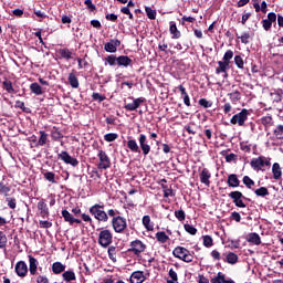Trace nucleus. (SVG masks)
Segmentation results:
<instances>
[{"instance_id":"ea45409f","label":"nucleus","mask_w":283,"mask_h":283,"mask_svg":"<svg viewBox=\"0 0 283 283\" xmlns=\"http://www.w3.org/2000/svg\"><path fill=\"white\" fill-rule=\"evenodd\" d=\"M231 59H233V51H231V50L226 51L222 62L230 65L231 64Z\"/></svg>"},{"instance_id":"5fc2aeb1","label":"nucleus","mask_w":283,"mask_h":283,"mask_svg":"<svg viewBox=\"0 0 283 283\" xmlns=\"http://www.w3.org/2000/svg\"><path fill=\"white\" fill-rule=\"evenodd\" d=\"M203 244L208 248L213 247V239L209 235H205L203 237Z\"/></svg>"},{"instance_id":"2eb2a0df","label":"nucleus","mask_w":283,"mask_h":283,"mask_svg":"<svg viewBox=\"0 0 283 283\" xmlns=\"http://www.w3.org/2000/svg\"><path fill=\"white\" fill-rule=\"evenodd\" d=\"M227 185H228V187H232L233 189L240 187V179L238 178V175H235V174L229 175Z\"/></svg>"},{"instance_id":"2f4dec72","label":"nucleus","mask_w":283,"mask_h":283,"mask_svg":"<svg viewBox=\"0 0 283 283\" xmlns=\"http://www.w3.org/2000/svg\"><path fill=\"white\" fill-rule=\"evenodd\" d=\"M228 96L230 97L231 103H233L234 105L235 103H238V101H240V98H242L240 91L229 93Z\"/></svg>"},{"instance_id":"412c9836","label":"nucleus","mask_w":283,"mask_h":283,"mask_svg":"<svg viewBox=\"0 0 283 283\" xmlns=\"http://www.w3.org/2000/svg\"><path fill=\"white\" fill-rule=\"evenodd\" d=\"M218 67L216 69V74H224V76H228L227 71L229 70V64L226 62L219 61Z\"/></svg>"},{"instance_id":"a878e982","label":"nucleus","mask_w":283,"mask_h":283,"mask_svg":"<svg viewBox=\"0 0 283 283\" xmlns=\"http://www.w3.org/2000/svg\"><path fill=\"white\" fill-rule=\"evenodd\" d=\"M210 282H211V283H229V282H231V280H227L226 276H224V274H222V273L219 272V273L217 274V276H214V277L211 279Z\"/></svg>"},{"instance_id":"6e6d98bb","label":"nucleus","mask_w":283,"mask_h":283,"mask_svg":"<svg viewBox=\"0 0 283 283\" xmlns=\"http://www.w3.org/2000/svg\"><path fill=\"white\" fill-rule=\"evenodd\" d=\"M92 98L93 101H98V103H103V101H105V96L99 93H93Z\"/></svg>"},{"instance_id":"6e6552de","label":"nucleus","mask_w":283,"mask_h":283,"mask_svg":"<svg viewBox=\"0 0 283 283\" xmlns=\"http://www.w3.org/2000/svg\"><path fill=\"white\" fill-rule=\"evenodd\" d=\"M57 158H60V160H63V163H65V165H71L72 167H77L78 165V160L72 156H70V154L67 151H62L57 155Z\"/></svg>"},{"instance_id":"aec40b11","label":"nucleus","mask_w":283,"mask_h":283,"mask_svg":"<svg viewBox=\"0 0 283 283\" xmlns=\"http://www.w3.org/2000/svg\"><path fill=\"white\" fill-rule=\"evenodd\" d=\"M272 174L274 180H280V178H282V167L277 163L273 164Z\"/></svg>"},{"instance_id":"bb28decb","label":"nucleus","mask_w":283,"mask_h":283,"mask_svg":"<svg viewBox=\"0 0 283 283\" xmlns=\"http://www.w3.org/2000/svg\"><path fill=\"white\" fill-rule=\"evenodd\" d=\"M52 271L55 275H59V273H63V271H65V265L61 262H55L52 265Z\"/></svg>"},{"instance_id":"69168bd1","label":"nucleus","mask_w":283,"mask_h":283,"mask_svg":"<svg viewBox=\"0 0 283 283\" xmlns=\"http://www.w3.org/2000/svg\"><path fill=\"white\" fill-rule=\"evenodd\" d=\"M38 283H50V280L46 279V276L40 275L36 279Z\"/></svg>"},{"instance_id":"3c124183","label":"nucleus","mask_w":283,"mask_h":283,"mask_svg":"<svg viewBox=\"0 0 283 283\" xmlns=\"http://www.w3.org/2000/svg\"><path fill=\"white\" fill-rule=\"evenodd\" d=\"M0 193L8 196V193H10V187L3 182H0Z\"/></svg>"},{"instance_id":"a19ab883","label":"nucleus","mask_w":283,"mask_h":283,"mask_svg":"<svg viewBox=\"0 0 283 283\" xmlns=\"http://www.w3.org/2000/svg\"><path fill=\"white\" fill-rule=\"evenodd\" d=\"M2 85H3L4 90H6V92H8V94H14V87L12 86V82L4 81L2 83Z\"/></svg>"},{"instance_id":"c9c22d12","label":"nucleus","mask_w":283,"mask_h":283,"mask_svg":"<svg viewBox=\"0 0 283 283\" xmlns=\"http://www.w3.org/2000/svg\"><path fill=\"white\" fill-rule=\"evenodd\" d=\"M254 193L259 198H265V196H269V189L266 187H261V188L254 190Z\"/></svg>"},{"instance_id":"f704fd0d","label":"nucleus","mask_w":283,"mask_h":283,"mask_svg":"<svg viewBox=\"0 0 283 283\" xmlns=\"http://www.w3.org/2000/svg\"><path fill=\"white\" fill-rule=\"evenodd\" d=\"M62 218H64L65 222H69V224H74V217L72 213H70V211L63 210Z\"/></svg>"},{"instance_id":"4be33fe9","label":"nucleus","mask_w":283,"mask_h":283,"mask_svg":"<svg viewBox=\"0 0 283 283\" xmlns=\"http://www.w3.org/2000/svg\"><path fill=\"white\" fill-rule=\"evenodd\" d=\"M40 138L38 140L36 147H43L45 145H48V133H45V130H40Z\"/></svg>"},{"instance_id":"bf43d9fd","label":"nucleus","mask_w":283,"mask_h":283,"mask_svg":"<svg viewBox=\"0 0 283 283\" xmlns=\"http://www.w3.org/2000/svg\"><path fill=\"white\" fill-rule=\"evenodd\" d=\"M239 39H241V43H244V45H247L249 43V39H251V34L243 33L241 36H239Z\"/></svg>"},{"instance_id":"ddd939ff","label":"nucleus","mask_w":283,"mask_h":283,"mask_svg":"<svg viewBox=\"0 0 283 283\" xmlns=\"http://www.w3.org/2000/svg\"><path fill=\"white\" fill-rule=\"evenodd\" d=\"M199 178L200 182H202V185H206V187H209L211 185V172L209 171V169L203 168L199 175Z\"/></svg>"},{"instance_id":"79ce46f5","label":"nucleus","mask_w":283,"mask_h":283,"mask_svg":"<svg viewBox=\"0 0 283 283\" xmlns=\"http://www.w3.org/2000/svg\"><path fill=\"white\" fill-rule=\"evenodd\" d=\"M234 63L239 70H244V60L240 55L234 56Z\"/></svg>"},{"instance_id":"09e8293b","label":"nucleus","mask_w":283,"mask_h":283,"mask_svg":"<svg viewBox=\"0 0 283 283\" xmlns=\"http://www.w3.org/2000/svg\"><path fill=\"white\" fill-rule=\"evenodd\" d=\"M185 231H187V233H190V235H196V233H198V230L191 226V224H185Z\"/></svg>"},{"instance_id":"052dcab7","label":"nucleus","mask_w":283,"mask_h":283,"mask_svg":"<svg viewBox=\"0 0 283 283\" xmlns=\"http://www.w3.org/2000/svg\"><path fill=\"white\" fill-rule=\"evenodd\" d=\"M51 136L54 140H59L60 138H63V135L59 129L52 130Z\"/></svg>"},{"instance_id":"f8f14e48","label":"nucleus","mask_w":283,"mask_h":283,"mask_svg":"<svg viewBox=\"0 0 283 283\" xmlns=\"http://www.w3.org/2000/svg\"><path fill=\"white\" fill-rule=\"evenodd\" d=\"M15 273L19 277H25L28 275V264L24 261H19L15 264Z\"/></svg>"},{"instance_id":"c756f323","label":"nucleus","mask_w":283,"mask_h":283,"mask_svg":"<svg viewBox=\"0 0 283 283\" xmlns=\"http://www.w3.org/2000/svg\"><path fill=\"white\" fill-rule=\"evenodd\" d=\"M170 34H172V39H180L181 34L180 31L178 30V27L174 22H170V28H169Z\"/></svg>"},{"instance_id":"680f3d73","label":"nucleus","mask_w":283,"mask_h":283,"mask_svg":"<svg viewBox=\"0 0 283 283\" xmlns=\"http://www.w3.org/2000/svg\"><path fill=\"white\" fill-rule=\"evenodd\" d=\"M262 25H263L264 30L266 32H269V30H271V25H273V23L271 21H269L268 19H265L262 21Z\"/></svg>"},{"instance_id":"7c9ffc66","label":"nucleus","mask_w":283,"mask_h":283,"mask_svg":"<svg viewBox=\"0 0 283 283\" xmlns=\"http://www.w3.org/2000/svg\"><path fill=\"white\" fill-rule=\"evenodd\" d=\"M238 254L233 252H229L226 256V262H228V264H238Z\"/></svg>"},{"instance_id":"9d476101","label":"nucleus","mask_w":283,"mask_h":283,"mask_svg":"<svg viewBox=\"0 0 283 283\" xmlns=\"http://www.w3.org/2000/svg\"><path fill=\"white\" fill-rule=\"evenodd\" d=\"M145 102L144 97L133 98V102L125 103L124 107L127 109V112H136L140 105Z\"/></svg>"},{"instance_id":"4c0bfd02","label":"nucleus","mask_w":283,"mask_h":283,"mask_svg":"<svg viewBox=\"0 0 283 283\" xmlns=\"http://www.w3.org/2000/svg\"><path fill=\"white\" fill-rule=\"evenodd\" d=\"M59 54L62 56V59H66V61H70V59H72V53L70 52V49H60Z\"/></svg>"},{"instance_id":"5701e85b","label":"nucleus","mask_w":283,"mask_h":283,"mask_svg":"<svg viewBox=\"0 0 283 283\" xmlns=\"http://www.w3.org/2000/svg\"><path fill=\"white\" fill-rule=\"evenodd\" d=\"M127 147L130 149L134 154H140V147L138 146V143H136L135 139H130L127 142Z\"/></svg>"},{"instance_id":"864d4df0","label":"nucleus","mask_w":283,"mask_h":283,"mask_svg":"<svg viewBox=\"0 0 283 283\" xmlns=\"http://www.w3.org/2000/svg\"><path fill=\"white\" fill-rule=\"evenodd\" d=\"M44 178H45V180H48L49 182H56V179H54L55 178V175H54V172H45L44 174Z\"/></svg>"},{"instance_id":"4468645a","label":"nucleus","mask_w":283,"mask_h":283,"mask_svg":"<svg viewBox=\"0 0 283 283\" xmlns=\"http://www.w3.org/2000/svg\"><path fill=\"white\" fill-rule=\"evenodd\" d=\"M119 45H120V41H118V40H111L109 42H107L104 45V50L106 52L114 53V52H116V50L118 49Z\"/></svg>"},{"instance_id":"0e129e2a","label":"nucleus","mask_w":283,"mask_h":283,"mask_svg":"<svg viewBox=\"0 0 283 283\" xmlns=\"http://www.w3.org/2000/svg\"><path fill=\"white\" fill-rule=\"evenodd\" d=\"M40 227L42 229H50L52 227V222H50V221H40Z\"/></svg>"},{"instance_id":"4d7b16f0","label":"nucleus","mask_w":283,"mask_h":283,"mask_svg":"<svg viewBox=\"0 0 283 283\" xmlns=\"http://www.w3.org/2000/svg\"><path fill=\"white\" fill-rule=\"evenodd\" d=\"M8 207L10 209H17V199L14 198H7Z\"/></svg>"},{"instance_id":"c85d7f7f","label":"nucleus","mask_w":283,"mask_h":283,"mask_svg":"<svg viewBox=\"0 0 283 283\" xmlns=\"http://www.w3.org/2000/svg\"><path fill=\"white\" fill-rule=\"evenodd\" d=\"M62 277H63V280H65V282H72V281L76 280V274L74 273V271L69 270L62 274Z\"/></svg>"},{"instance_id":"9b49d317","label":"nucleus","mask_w":283,"mask_h":283,"mask_svg":"<svg viewBox=\"0 0 283 283\" xmlns=\"http://www.w3.org/2000/svg\"><path fill=\"white\" fill-rule=\"evenodd\" d=\"M139 147L145 156L151 151V146L147 143V136L145 134H140L138 138Z\"/></svg>"},{"instance_id":"774afa93","label":"nucleus","mask_w":283,"mask_h":283,"mask_svg":"<svg viewBox=\"0 0 283 283\" xmlns=\"http://www.w3.org/2000/svg\"><path fill=\"white\" fill-rule=\"evenodd\" d=\"M198 283H209V279L205 277V275H199Z\"/></svg>"},{"instance_id":"c03bdc74","label":"nucleus","mask_w":283,"mask_h":283,"mask_svg":"<svg viewBox=\"0 0 283 283\" xmlns=\"http://www.w3.org/2000/svg\"><path fill=\"white\" fill-rule=\"evenodd\" d=\"M116 138H118V134L116 133H108L104 136V140H106V143H114Z\"/></svg>"},{"instance_id":"b1692460","label":"nucleus","mask_w":283,"mask_h":283,"mask_svg":"<svg viewBox=\"0 0 283 283\" xmlns=\"http://www.w3.org/2000/svg\"><path fill=\"white\" fill-rule=\"evenodd\" d=\"M30 90L32 94H35V96H41V94H43V87H41L36 82L30 85Z\"/></svg>"},{"instance_id":"e433bc0d","label":"nucleus","mask_w":283,"mask_h":283,"mask_svg":"<svg viewBox=\"0 0 283 283\" xmlns=\"http://www.w3.org/2000/svg\"><path fill=\"white\" fill-rule=\"evenodd\" d=\"M111 65V66H114V65H118V57H116V55H108L106 59H105V65Z\"/></svg>"},{"instance_id":"338daca9","label":"nucleus","mask_w":283,"mask_h":283,"mask_svg":"<svg viewBox=\"0 0 283 283\" xmlns=\"http://www.w3.org/2000/svg\"><path fill=\"white\" fill-rule=\"evenodd\" d=\"M235 160V154H229L226 156V163H233Z\"/></svg>"},{"instance_id":"a211bd4d","label":"nucleus","mask_w":283,"mask_h":283,"mask_svg":"<svg viewBox=\"0 0 283 283\" xmlns=\"http://www.w3.org/2000/svg\"><path fill=\"white\" fill-rule=\"evenodd\" d=\"M38 209H39L42 218L50 216V209H48V203H45V200H40L38 202Z\"/></svg>"},{"instance_id":"e2e57ef3","label":"nucleus","mask_w":283,"mask_h":283,"mask_svg":"<svg viewBox=\"0 0 283 283\" xmlns=\"http://www.w3.org/2000/svg\"><path fill=\"white\" fill-rule=\"evenodd\" d=\"M268 20L271 21L272 23H275L277 21V14H275L274 12H270L268 14Z\"/></svg>"},{"instance_id":"a18cd8bd","label":"nucleus","mask_w":283,"mask_h":283,"mask_svg":"<svg viewBox=\"0 0 283 283\" xmlns=\"http://www.w3.org/2000/svg\"><path fill=\"white\" fill-rule=\"evenodd\" d=\"M243 185H245V187H248V189H251L255 185V181H253V179H251L249 176H244Z\"/></svg>"},{"instance_id":"13d9d810","label":"nucleus","mask_w":283,"mask_h":283,"mask_svg":"<svg viewBox=\"0 0 283 283\" xmlns=\"http://www.w3.org/2000/svg\"><path fill=\"white\" fill-rule=\"evenodd\" d=\"M199 105H201V107H206L209 108L211 107L213 104L209 101H207L206 98H201L199 99Z\"/></svg>"},{"instance_id":"f03ea898","label":"nucleus","mask_w":283,"mask_h":283,"mask_svg":"<svg viewBox=\"0 0 283 283\" xmlns=\"http://www.w3.org/2000/svg\"><path fill=\"white\" fill-rule=\"evenodd\" d=\"M250 165L255 171H264V167H271V160L264 156H260L258 158H253Z\"/></svg>"},{"instance_id":"8fccbe9b","label":"nucleus","mask_w":283,"mask_h":283,"mask_svg":"<svg viewBox=\"0 0 283 283\" xmlns=\"http://www.w3.org/2000/svg\"><path fill=\"white\" fill-rule=\"evenodd\" d=\"M169 277H171L172 281H168V283H178V273H176L174 269L169 270Z\"/></svg>"},{"instance_id":"49530a36","label":"nucleus","mask_w":283,"mask_h":283,"mask_svg":"<svg viewBox=\"0 0 283 283\" xmlns=\"http://www.w3.org/2000/svg\"><path fill=\"white\" fill-rule=\"evenodd\" d=\"M6 244H8V237L3 231H0V249H6Z\"/></svg>"},{"instance_id":"6ab92c4d","label":"nucleus","mask_w":283,"mask_h":283,"mask_svg":"<svg viewBox=\"0 0 283 283\" xmlns=\"http://www.w3.org/2000/svg\"><path fill=\"white\" fill-rule=\"evenodd\" d=\"M145 274L143 272H133L130 275V283H144Z\"/></svg>"},{"instance_id":"37998d69","label":"nucleus","mask_w":283,"mask_h":283,"mask_svg":"<svg viewBox=\"0 0 283 283\" xmlns=\"http://www.w3.org/2000/svg\"><path fill=\"white\" fill-rule=\"evenodd\" d=\"M145 12H146L148 19H150L151 21H154V19H156V10L151 9V7H146Z\"/></svg>"},{"instance_id":"de8ad7c7","label":"nucleus","mask_w":283,"mask_h":283,"mask_svg":"<svg viewBox=\"0 0 283 283\" xmlns=\"http://www.w3.org/2000/svg\"><path fill=\"white\" fill-rule=\"evenodd\" d=\"M229 198H231V200L237 201V200H240L242 199V192L240 191H232L229 193Z\"/></svg>"},{"instance_id":"f257e3e1","label":"nucleus","mask_w":283,"mask_h":283,"mask_svg":"<svg viewBox=\"0 0 283 283\" xmlns=\"http://www.w3.org/2000/svg\"><path fill=\"white\" fill-rule=\"evenodd\" d=\"M172 255L178 258V260H182V262H193V254L189 250L182 247H177L172 251Z\"/></svg>"},{"instance_id":"7ed1b4c3","label":"nucleus","mask_w":283,"mask_h":283,"mask_svg":"<svg viewBox=\"0 0 283 283\" xmlns=\"http://www.w3.org/2000/svg\"><path fill=\"white\" fill-rule=\"evenodd\" d=\"M90 213H92V216H94V218L99 222H107V220H109L107 212H105V210H103V206L98 203L90 208Z\"/></svg>"},{"instance_id":"72a5a7b5","label":"nucleus","mask_w":283,"mask_h":283,"mask_svg":"<svg viewBox=\"0 0 283 283\" xmlns=\"http://www.w3.org/2000/svg\"><path fill=\"white\" fill-rule=\"evenodd\" d=\"M69 83L71 87H74L75 90L78 87V78L74 73H70L69 75Z\"/></svg>"},{"instance_id":"1a4fd4ad","label":"nucleus","mask_w":283,"mask_h":283,"mask_svg":"<svg viewBox=\"0 0 283 283\" xmlns=\"http://www.w3.org/2000/svg\"><path fill=\"white\" fill-rule=\"evenodd\" d=\"M145 249H147V245H145V243H143L140 240H135L130 243V251L135 255H140V253H144Z\"/></svg>"},{"instance_id":"dca6fc26","label":"nucleus","mask_w":283,"mask_h":283,"mask_svg":"<svg viewBox=\"0 0 283 283\" xmlns=\"http://www.w3.org/2000/svg\"><path fill=\"white\" fill-rule=\"evenodd\" d=\"M36 269H39V261L32 255H29V271L31 275H36Z\"/></svg>"},{"instance_id":"20e7f679","label":"nucleus","mask_w":283,"mask_h":283,"mask_svg":"<svg viewBox=\"0 0 283 283\" xmlns=\"http://www.w3.org/2000/svg\"><path fill=\"white\" fill-rule=\"evenodd\" d=\"M249 118V111L243 108L240 113L233 115L230 119L232 125H239V127H244V123Z\"/></svg>"},{"instance_id":"393cba45","label":"nucleus","mask_w":283,"mask_h":283,"mask_svg":"<svg viewBox=\"0 0 283 283\" xmlns=\"http://www.w3.org/2000/svg\"><path fill=\"white\" fill-rule=\"evenodd\" d=\"M143 224L147 231H154V223H151V217L144 216L143 217Z\"/></svg>"},{"instance_id":"58836bf2","label":"nucleus","mask_w":283,"mask_h":283,"mask_svg":"<svg viewBox=\"0 0 283 283\" xmlns=\"http://www.w3.org/2000/svg\"><path fill=\"white\" fill-rule=\"evenodd\" d=\"M274 136L279 140H283V125H277L274 129Z\"/></svg>"},{"instance_id":"39448f33","label":"nucleus","mask_w":283,"mask_h":283,"mask_svg":"<svg viewBox=\"0 0 283 283\" xmlns=\"http://www.w3.org/2000/svg\"><path fill=\"white\" fill-rule=\"evenodd\" d=\"M114 240V235L112 234V231L109 230H102L98 234V244L99 247H103L104 249H107L109 244H112V241Z\"/></svg>"},{"instance_id":"f3484780","label":"nucleus","mask_w":283,"mask_h":283,"mask_svg":"<svg viewBox=\"0 0 283 283\" xmlns=\"http://www.w3.org/2000/svg\"><path fill=\"white\" fill-rule=\"evenodd\" d=\"M132 63V59H129L127 55H120L117 57V65H119V67H129Z\"/></svg>"},{"instance_id":"603ef678","label":"nucleus","mask_w":283,"mask_h":283,"mask_svg":"<svg viewBox=\"0 0 283 283\" xmlns=\"http://www.w3.org/2000/svg\"><path fill=\"white\" fill-rule=\"evenodd\" d=\"M175 218H177V220H179V222L185 221L186 214H185L184 210H176Z\"/></svg>"},{"instance_id":"cd10ccee","label":"nucleus","mask_w":283,"mask_h":283,"mask_svg":"<svg viewBox=\"0 0 283 283\" xmlns=\"http://www.w3.org/2000/svg\"><path fill=\"white\" fill-rule=\"evenodd\" d=\"M248 242H251L252 244H256V245L262 244V240L260 239V234L258 233H250L248 238Z\"/></svg>"},{"instance_id":"423d86ee","label":"nucleus","mask_w":283,"mask_h":283,"mask_svg":"<svg viewBox=\"0 0 283 283\" xmlns=\"http://www.w3.org/2000/svg\"><path fill=\"white\" fill-rule=\"evenodd\" d=\"M113 229L116 233H123L127 229V220L123 217H114L112 220Z\"/></svg>"},{"instance_id":"473e14b6","label":"nucleus","mask_w":283,"mask_h":283,"mask_svg":"<svg viewBox=\"0 0 283 283\" xmlns=\"http://www.w3.org/2000/svg\"><path fill=\"white\" fill-rule=\"evenodd\" d=\"M156 239L157 242H160V244H165V242H167V240H169V235H167V233L160 231L156 233Z\"/></svg>"},{"instance_id":"0eeeda50","label":"nucleus","mask_w":283,"mask_h":283,"mask_svg":"<svg viewBox=\"0 0 283 283\" xmlns=\"http://www.w3.org/2000/svg\"><path fill=\"white\" fill-rule=\"evenodd\" d=\"M97 156L99 158L98 169H109V167H112V161L109 160L107 153L99 150Z\"/></svg>"}]
</instances>
